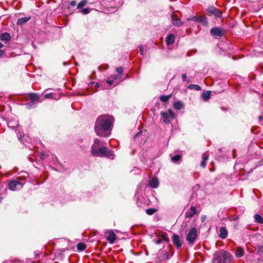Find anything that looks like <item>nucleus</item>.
Here are the masks:
<instances>
[{"instance_id":"21","label":"nucleus","mask_w":263,"mask_h":263,"mask_svg":"<svg viewBox=\"0 0 263 263\" xmlns=\"http://www.w3.org/2000/svg\"><path fill=\"white\" fill-rule=\"evenodd\" d=\"M105 157H106L110 159H114L115 154L114 152L107 148V151H105Z\"/></svg>"},{"instance_id":"10","label":"nucleus","mask_w":263,"mask_h":263,"mask_svg":"<svg viewBox=\"0 0 263 263\" xmlns=\"http://www.w3.org/2000/svg\"><path fill=\"white\" fill-rule=\"evenodd\" d=\"M171 18H172V22L173 24L175 26H176L177 27H180L183 24L182 22L180 20V18H179L177 17V16L174 13H173L172 14Z\"/></svg>"},{"instance_id":"44","label":"nucleus","mask_w":263,"mask_h":263,"mask_svg":"<svg viewBox=\"0 0 263 263\" xmlns=\"http://www.w3.org/2000/svg\"><path fill=\"white\" fill-rule=\"evenodd\" d=\"M259 120L260 124L263 125V116H260L259 117Z\"/></svg>"},{"instance_id":"38","label":"nucleus","mask_w":263,"mask_h":263,"mask_svg":"<svg viewBox=\"0 0 263 263\" xmlns=\"http://www.w3.org/2000/svg\"><path fill=\"white\" fill-rule=\"evenodd\" d=\"M140 51L141 55H143L144 54V50L143 46L140 45L139 46Z\"/></svg>"},{"instance_id":"32","label":"nucleus","mask_w":263,"mask_h":263,"mask_svg":"<svg viewBox=\"0 0 263 263\" xmlns=\"http://www.w3.org/2000/svg\"><path fill=\"white\" fill-rule=\"evenodd\" d=\"M156 211V210L153 208H150L146 210V214L149 215H153Z\"/></svg>"},{"instance_id":"24","label":"nucleus","mask_w":263,"mask_h":263,"mask_svg":"<svg viewBox=\"0 0 263 263\" xmlns=\"http://www.w3.org/2000/svg\"><path fill=\"white\" fill-rule=\"evenodd\" d=\"M7 125L8 127L11 128H15L18 126V122L17 121H13L9 120L7 123Z\"/></svg>"},{"instance_id":"31","label":"nucleus","mask_w":263,"mask_h":263,"mask_svg":"<svg viewBox=\"0 0 263 263\" xmlns=\"http://www.w3.org/2000/svg\"><path fill=\"white\" fill-rule=\"evenodd\" d=\"M35 102L32 101L30 100V101L26 104L27 107L29 109L32 108L35 106Z\"/></svg>"},{"instance_id":"40","label":"nucleus","mask_w":263,"mask_h":263,"mask_svg":"<svg viewBox=\"0 0 263 263\" xmlns=\"http://www.w3.org/2000/svg\"><path fill=\"white\" fill-rule=\"evenodd\" d=\"M52 93H46L45 95V98H52Z\"/></svg>"},{"instance_id":"3","label":"nucleus","mask_w":263,"mask_h":263,"mask_svg":"<svg viewBox=\"0 0 263 263\" xmlns=\"http://www.w3.org/2000/svg\"><path fill=\"white\" fill-rule=\"evenodd\" d=\"M197 237V230L195 228H192L189 231L186 237V240L188 243L193 246Z\"/></svg>"},{"instance_id":"19","label":"nucleus","mask_w":263,"mask_h":263,"mask_svg":"<svg viewBox=\"0 0 263 263\" xmlns=\"http://www.w3.org/2000/svg\"><path fill=\"white\" fill-rule=\"evenodd\" d=\"M11 39V35L9 33L5 32L0 34V40L2 41H9Z\"/></svg>"},{"instance_id":"27","label":"nucleus","mask_w":263,"mask_h":263,"mask_svg":"<svg viewBox=\"0 0 263 263\" xmlns=\"http://www.w3.org/2000/svg\"><path fill=\"white\" fill-rule=\"evenodd\" d=\"M256 221L259 223H263V218L259 214H255L254 216Z\"/></svg>"},{"instance_id":"28","label":"nucleus","mask_w":263,"mask_h":263,"mask_svg":"<svg viewBox=\"0 0 263 263\" xmlns=\"http://www.w3.org/2000/svg\"><path fill=\"white\" fill-rule=\"evenodd\" d=\"M190 89H195L196 90H200L201 88L198 85L191 84L188 86Z\"/></svg>"},{"instance_id":"36","label":"nucleus","mask_w":263,"mask_h":263,"mask_svg":"<svg viewBox=\"0 0 263 263\" xmlns=\"http://www.w3.org/2000/svg\"><path fill=\"white\" fill-rule=\"evenodd\" d=\"M198 18H199V20H198V22H200L202 24H204V23H206V22L205 21V18L203 16H199Z\"/></svg>"},{"instance_id":"43","label":"nucleus","mask_w":263,"mask_h":263,"mask_svg":"<svg viewBox=\"0 0 263 263\" xmlns=\"http://www.w3.org/2000/svg\"><path fill=\"white\" fill-rule=\"evenodd\" d=\"M186 78H187V76H186V74L185 73L182 74V80H183V81H186Z\"/></svg>"},{"instance_id":"18","label":"nucleus","mask_w":263,"mask_h":263,"mask_svg":"<svg viewBox=\"0 0 263 263\" xmlns=\"http://www.w3.org/2000/svg\"><path fill=\"white\" fill-rule=\"evenodd\" d=\"M158 184L159 182L157 178H152L149 182V186L153 189L157 188L158 186Z\"/></svg>"},{"instance_id":"2","label":"nucleus","mask_w":263,"mask_h":263,"mask_svg":"<svg viewBox=\"0 0 263 263\" xmlns=\"http://www.w3.org/2000/svg\"><path fill=\"white\" fill-rule=\"evenodd\" d=\"M233 259V256L229 252L220 251L214 254L213 263H231Z\"/></svg>"},{"instance_id":"53","label":"nucleus","mask_w":263,"mask_h":263,"mask_svg":"<svg viewBox=\"0 0 263 263\" xmlns=\"http://www.w3.org/2000/svg\"><path fill=\"white\" fill-rule=\"evenodd\" d=\"M201 219H202V221H204V217H202L201 218Z\"/></svg>"},{"instance_id":"17","label":"nucleus","mask_w":263,"mask_h":263,"mask_svg":"<svg viewBox=\"0 0 263 263\" xmlns=\"http://www.w3.org/2000/svg\"><path fill=\"white\" fill-rule=\"evenodd\" d=\"M31 19V16H26L22 18H20L17 21V25H23Z\"/></svg>"},{"instance_id":"6","label":"nucleus","mask_w":263,"mask_h":263,"mask_svg":"<svg viewBox=\"0 0 263 263\" xmlns=\"http://www.w3.org/2000/svg\"><path fill=\"white\" fill-rule=\"evenodd\" d=\"M23 186V184L17 180H12L8 183V187L11 191L20 190Z\"/></svg>"},{"instance_id":"11","label":"nucleus","mask_w":263,"mask_h":263,"mask_svg":"<svg viewBox=\"0 0 263 263\" xmlns=\"http://www.w3.org/2000/svg\"><path fill=\"white\" fill-rule=\"evenodd\" d=\"M196 213V210L193 206H191L190 209L185 213V217L186 218H191Z\"/></svg>"},{"instance_id":"52","label":"nucleus","mask_w":263,"mask_h":263,"mask_svg":"<svg viewBox=\"0 0 263 263\" xmlns=\"http://www.w3.org/2000/svg\"><path fill=\"white\" fill-rule=\"evenodd\" d=\"M4 45L0 42V49L2 48Z\"/></svg>"},{"instance_id":"16","label":"nucleus","mask_w":263,"mask_h":263,"mask_svg":"<svg viewBox=\"0 0 263 263\" xmlns=\"http://www.w3.org/2000/svg\"><path fill=\"white\" fill-rule=\"evenodd\" d=\"M235 256L237 258H240L244 255V250L241 247H238L237 248L235 252Z\"/></svg>"},{"instance_id":"25","label":"nucleus","mask_w":263,"mask_h":263,"mask_svg":"<svg viewBox=\"0 0 263 263\" xmlns=\"http://www.w3.org/2000/svg\"><path fill=\"white\" fill-rule=\"evenodd\" d=\"M171 97H172V95H169L167 96H165V95L161 96L160 97V100L161 101H162L163 102H166L171 98Z\"/></svg>"},{"instance_id":"5","label":"nucleus","mask_w":263,"mask_h":263,"mask_svg":"<svg viewBox=\"0 0 263 263\" xmlns=\"http://www.w3.org/2000/svg\"><path fill=\"white\" fill-rule=\"evenodd\" d=\"M105 151H107L106 147L95 148V146H92L91 154L93 156L103 157H105Z\"/></svg>"},{"instance_id":"22","label":"nucleus","mask_w":263,"mask_h":263,"mask_svg":"<svg viewBox=\"0 0 263 263\" xmlns=\"http://www.w3.org/2000/svg\"><path fill=\"white\" fill-rule=\"evenodd\" d=\"M173 106L175 109L179 110L184 107V104L181 101H177L174 103Z\"/></svg>"},{"instance_id":"42","label":"nucleus","mask_w":263,"mask_h":263,"mask_svg":"<svg viewBox=\"0 0 263 263\" xmlns=\"http://www.w3.org/2000/svg\"><path fill=\"white\" fill-rule=\"evenodd\" d=\"M76 1H72L70 3V5L72 7H74L76 5Z\"/></svg>"},{"instance_id":"23","label":"nucleus","mask_w":263,"mask_h":263,"mask_svg":"<svg viewBox=\"0 0 263 263\" xmlns=\"http://www.w3.org/2000/svg\"><path fill=\"white\" fill-rule=\"evenodd\" d=\"M210 91H204L202 94V97L203 98V100L205 101H207L210 99Z\"/></svg>"},{"instance_id":"46","label":"nucleus","mask_w":263,"mask_h":263,"mask_svg":"<svg viewBox=\"0 0 263 263\" xmlns=\"http://www.w3.org/2000/svg\"><path fill=\"white\" fill-rule=\"evenodd\" d=\"M142 133V131L139 132L138 133H137L135 136H134V139H136L137 137H138Z\"/></svg>"},{"instance_id":"9","label":"nucleus","mask_w":263,"mask_h":263,"mask_svg":"<svg viewBox=\"0 0 263 263\" xmlns=\"http://www.w3.org/2000/svg\"><path fill=\"white\" fill-rule=\"evenodd\" d=\"M207 11L208 12L212 14H214L216 17H221L222 16V13L216 7H209Z\"/></svg>"},{"instance_id":"4","label":"nucleus","mask_w":263,"mask_h":263,"mask_svg":"<svg viewBox=\"0 0 263 263\" xmlns=\"http://www.w3.org/2000/svg\"><path fill=\"white\" fill-rule=\"evenodd\" d=\"M161 115L163 122L166 124H170L171 119H175L176 117L175 114L171 109L167 111H161Z\"/></svg>"},{"instance_id":"13","label":"nucleus","mask_w":263,"mask_h":263,"mask_svg":"<svg viewBox=\"0 0 263 263\" xmlns=\"http://www.w3.org/2000/svg\"><path fill=\"white\" fill-rule=\"evenodd\" d=\"M166 43L167 46H170L174 44L175 42V35L173 33L167 35L165 39Z\"/></svg>"},{"instance_id":"7","label":"nucleus","mask_w":263,"mask_h":263,"mask_svg":"<svg viewBox=\"0 0 263 263\" xmlns=\"http://www.w3.org/2000/svg\"><path fill=\"white\" fill-rule=\"evenodd\" d=\"M211 34L214 37H221L224 34V30L221 28L214 27L210 30Z\"/></svg>"},{"instance_id":"47","label":"nucleus","mask_w":263,"mask_h":263,"mask_svg":"<svg viewBox=\"0 0 263 263\" xmlns=\"http://www.w3.org/2000/svg\"><path fill=\"white\" fill-rule=\"evenodd\" d=\"M106 83L109 85L111 86L113 84V80H107Z\"/></svg>"},{"instance_id":"29","label":"nucleus","mask_w":263,"mask_h":263,"mask_svg":"<svg viewBox=\"0 0 263 263\" xmlns=\"http://www.w3.org/2000/svg\"><path fill=\"white\" fill-rule=\"evenodd\" d=\"M77 249L80 251H84L86 249V245L83 243H79L77 245Z\"/></svg>"},{"instance_id":"34","label":"nucleus","mask_w":263,"mask_h":263,"mask_svg":"<svg viewBox=\"0 0 263 263\" xmlns=\"http://www.w3.org/2000/svg\"><path fill=\"white\" fill-rule=\"evenodd\" d=\"M80 12L83 14H87L90 12V9L89 8H84L81 9Z\"/></svg>"},{"instance_id":"14","label":"nucleus","mask_w":263,"mask_h":263,"mask_svg":"<svg viewBox=\"0 0 263 263\" xmlns=\"http://www.w3.org/2000/svg\"><path fill=\"white\" fill-rule=\"evenodd\" d=\"M30 100L32 101L36 102H41L42 100L40 99L39 96L36 93H30L29 95Z\"/></svg>"},{"instance_id":"45","label":"nucleus","mask_w":263,"mask_h":263,"mask_svg":"<svg viewBox=\"0 0 263 263\" xmlns=\"http://www.w3.org/2000/svg\"><path fill=\"white\" fill-rule=\"evenodd\" d=\"M142 133V131L139 132L138 133H137L135 136H134V139H136L137 137H138Z\"/></svg>"},{"instance_id":"33","label":"nucleus","mask_w":263,"mask_h":263,"mask_svg":"<svg viewBox=\"0 0 263 263\" xmlns=\"http://www.w3.org/2000/svg\"><path fill=\"white\" fill-rule=\"evenodd\" d=\"M198 17H199V16H194L191 17H188L187 18V20L189 21H193L194 22H198V20H199Z\"/></svg>"},{"instance_id":"41","label":"nucleus","mask_w":263,"mask_h":263,"mask_svg":"<svg viewBox=\"0 0 263 263\" xmlns=\"http://www.w3.org/2000/svg\"><path fill=\"white\" fill-rule=\"evenodd\" d=\"M161 237L162 239L165 240V241H168V238L165 235L163 234L161 236Z\"/></svg>"},{"instance_id":"26","label":"nucleus","mask_w":263,"mask_h":263,"mask_svg":"<svg viewBox=\"0 0 263 263\" xmlns=\"http://www.w3.org/2000/svg\"><path fill=\"white\" fill-rule=\"evenodd\" d=\"M88 3L87 0H83L77 5V9H81L83 8Z\"/></svg>"},{"instance_id":"39","label":"nucleus","mask_w":263,"mask_h":263,"mask_svg":"<svg viewBox=\"0 0 263 263\" xmlns=\"http://www.w3.org/2000/svg\"><path fill=\"white\" fill-rule=\"evenodd\" d=\"M116 71L118 73L122 74L123 70L122 67H118L116 69Z\"/></svg>"},{"instance_id":"50","label":"nucleus","mask_w":263,"mask_h":263,"mask_svg":"<svg viewBox=\"0 0 263 263\" xmlns=\"http://www.w3.org/2000/svg\"><path fill=\"white\" fill-rule=\"evenodd\" d=\"M161 240H160V239L157 240L155 241V243H156V244H158H158L161 243Z\"/></svg>"},{"instance_id":"30","label":"nucleus","mask_w":263,"mask_h":263,"mask_svg":"<svg viewBox=\"0 0 263 263\" xmlns=\"http://www.w3.org/2000/svg\"><path fill=\"white\" fill-rule=\"evenodd\" d=\"M181 158L180 155H176L172 158V160L175 163H177Z\"/></svg>"},{"instance_id":"12","label":"nucleus","mask_w":263,"mask_h":263,"mask_svg":"<svg viewBox=\"0 0 263 263\" xmlns=\"http://www.w3.org/2000/svg\"><path fill=\"white\" fill-rule=\"evenodd\" d=\"M172 241L174 245L177 248H179L181 247L182 243L180 242L179 237L178 235L174 234L172 237Z\"/></svg>"},{"instance_id":"1","label":"nucleus","mask_w":263,"mask_h":263,"mask_svg":"<svg viewBox=\"0 0 263 263\" xmlns=\"http://www.w3.org/2000/svg\"><path fill=\"white\" fill-rule=\"evenodd\" d=\"M113 122L112 118L109 116H100L97 118L95 126L97 135L100 137L109 136L111 133V127Z\"/></svg>"},{"instance_id":"35","label":"nucleus","mask_w":263,"mask_h":263,"mask_svg":"<svg viewBox=\"0 0 263 263\" xmlns=\"http://www.w3.org/2000/svg\"><path fill=\"white\" fill-rule=\"evenodd\" d=\"M100 140L98 139H96L94 141V143L92 146H95V148H97L99 146Z\"/></svg>"},{"instance_id":"51","label":"nucleus","mask_w":263,"mask_h":263,"mask_svg":"<svg viewBox=\"0 0 263 263\" xmlns=\"http://www.w3.org/2000/svg\"><path fill=\"white\" fill-rule=\"evenodd\" d=\"M4 53V51L3 50L0 49V56H2Z\"/></svg>"},{"instance_id":"37","label":"nucleus","mask_w":263,"mask_h":263,"mask_svg":"<svg viewBox=\"0 0 263 263\" xmlns=\"http://www.w3.org/2000/svg\"><path fill=\"white\" fill-rule=\"evenodd\" d=\"M89 85L91 87H93L94 85V87L95 88H99L100 87V84L98 82H91L89 84Z\"/></svg>"},{"instance_id":"8","label":"nucleus","mask_w":263,"mask_h":263,"mask_svg":"<svg viewBox=\"0 0 263 263\" xmlns=\"http://www.w3.org/2000/svg\"><path fill=\"white\" fill-rule=\"evenodd\" d=\"M106 239L110 243H113L116 239V235L112 230H108L105 233Z\"/></svg>"},{"instance_id":"49","label":"nucleus","mask_w":263,"mask_h":263,"mask_svg":"<svg viewBox=\"0 0 263 263\" xmlns=\"http://www.w3.org/2000/svg\"><path fill=\"white\" fill-rule=\"evenodd\" d=\"M118 79V76L117 75H115L112 76V80H116Z\"/></svg>"},{"instance_id":"48","label":"nucleus","mask_w":263,"mask_h":263,"mask_svg":"<svg viewBox=\"0 0 263 263\" xmlns=\"http://www.w3.org/2000/svg\"><path fill=\"white\" fill-rule=\"evenodd\" d=\"M164 256L166 259L169 258V254L167 252H165L164 253Z\"/></svg>"},{"instance_id":"15","label":"nucleus","mask_w":263,"mask_h":263,"mask_svg":"<svg viewBox=\"0 0 263 263\" xmlns=\"http://www.w3.org/2000/svg\"><path fill=\"white\" fill-rule=\"evenodd\" d=\"M228 236V231L225 227H221L219 230V236L221 239H225Z\"/></svg>"},{"instance_id":"20","label":"nucleus","mask_w":263,"mask_h":263,"mask_svg":"<svg viewBox=\"0 0 263 263\" xmlns=\"http://www.w3.org/2000/svg\"><path fill=\"white\" fill-rule=\"evenodd\" d=\"M209 158V155L207 153H205L202 155V161L201 162L200 165L201 167L204 168L206 166V161Z\"/></svg>"}]
</instances>
